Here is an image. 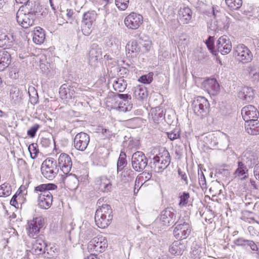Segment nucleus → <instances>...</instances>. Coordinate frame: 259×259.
I'll list each match as a JSON object with an SVG mask.
<instances>
[{"mask_svg": "<svg viewBox=\"0 0 259 259\" xmlns=\"http://www.w3.org/2000/svg\"><path fill=\"white\" fill-rule=\"evenodd\" d=\"M152 152L155 155L149 162L151 170L155 172H161L170 164V158L169 152L163 147H154Z\"/></svg>", "mask_w": 259, "mask_h": 259, "instance_id": "obj_1", "label": "nucleus"}, {"mask_svg": "<svg viewBox=\"0 0 259 259\" xmlns=\"http://www.w3.org/2000/svg\"><path fill=\"white\" fill-rule=\"evenodd\" d=\"M174 226L173 233L176 239L182 240L187 238L190 234L191 226L188 216H185L183 218L180 216Z\"/></svg>", "mask_w": 259, "mask_h": 259, "instance_id": "obj_2", "label": "nucleus"}, {"mask_svg": "<svg viewBox=\"0 0 259 259\" xmlns=\"http://www.w3.org/2000/svg\"><path fill=\"white\" fill-rule=\"evenodd\" d=\"M42 175L49 180H52L59 172L57 163L53 158H49L44 160L41 165Z\"/></svg>", "mask_w": 259, "mask_h": 259, "instance_id": "obj_3", "label": "nucleus"}, {"mask_svg": "<svg viewBox=\"0 0 259 259\" xmlns=\"http://www.w3.org/2000/svg\"><path fill=\"white\" fill-rule=\"evenodd\" d=\"M194 113L200 118L206 116L209 113V103L204 97L198 96L193 101Z\"/></svg>", "mask_w": 259, "mask_h": 259, "instance_id": "obj_4", "label": "nucleus"}, {"mask_svg": "<svg viewBox=\"0 0 259 259\" xmlns=\"http://www.w3.org/2000/svg\"><path fill=\"white\" fill-rule=\"evenodd\" d=\"M234 56L236 60L242 63L250 62L253 55L249 49L243 44H239L234 47Z\"/></svg>", "mask_w": 259, "mask_h": 259, "instance_id": "obj_5", "label": "nucleus"}, {"mask_svg": "<svg viewBox=\"0 0 259 259\" xmlns=\"http://www.w3.org/2000/svg\"><path fill=\"white\" fill-rule=\"evenodd\" d=\"M97 16L95 11H89L83 14L81 30L84 35L88 36L92 33Z\"/></svg>", "mask_w": 259, "mask_h": 259, "instance_id": "obj_6", "label": "nucleus"}, {"mask_svg": "<svg viewBox=\"0 0 259 259\" xmlns=\"http://www.w3.org/2000/svg\"><path fill=\"white\" fill-rule=\"evenodd\" d=\"M32 253L36 255H44V257L51 258L54 257V254L49 251L48 246L44 240L39 238H37L32 243Z\"/></svg>", "mask_w": 259, "mask_h": 259, "instance_id": "obj_7", "label": "nucleus"}, {"mask_svg": "<svg viewBox=\"0 0 259 259\" xmlns=\"http://www.w3.org/2000/svg\"><path fill=\"white\" fill-rule=\"evenodd\" d=\"M107 241L102 236L94 237L88 243V249L91 252H102L107 247Z\"/></svg>", "mask_w": 259, "mask_h": 259, "instance_id": "obj_8", "label": "nucleus"}, {"mask_svg": "<svg viewBox=\"0 0 259 259\" xmlns=\"http://www.w3.org/2000/svg\"><path fill=\"white\" fill-rule=\"evenodd\" d=\"M44 226V220L41 217H36L27 223V230L29 237L36 238L40 229Z\"/></svg>", "mask_w": 259, "mask_h": 259, "instance_id": "obj_9", "label": "nucleus"}, {"mask_svg": "<svg viewBox=\"0 0 259 259\" xmlns=\"http://www.w3.org/2000/svg\"><path fill=\"white\" fill-rule=\"evenodd\" d=\"M147 163L148 159L143 152L137 151L133 154L132 157V164L136 171H142L147 165Z\"/></svg>", "mask_w": 259, "mask_h": 259, "instance_id": "obj_10", "label": "nucleus"}, {"mask_svg": "<svg viewBox=\"0 0 259 259\" xmlns=\"http://www.w3.org/2000/svg\"><path fill=\"white\" fill-rule=\"evenodd\" d=\"M16 20L18 23L24 28H28L34 25L35 18L21 9H19L16 14Z\"/></svg>", "mask_w": 259, "mask_h": 259, "instance_id": "obj_11", "label": "nucleus"}, {"mask_svg": "<svg viewBox=\"0 0 259 259\" xmlns=\"http://www.w3.org/2000/svg\"><path fill=\"white\" fill-rule=\"evenodd\" d=\"M90 140V136L87 133H78L74 138V147L77 150L84 151L87 149Z\"/></svg>", "mask_w": 259, "mask_h": 259, "instance_id": "obj_12", "label": "nucleus"}, {"mask_svg": "<svg viewBox=\"0 0 259 259\" xmlns=\"http://www.w3.org/2000/svg\"><path fill=\"white\" fill-rule=\"evenodd\" d=\"M80 89L74 85L63 84L59 89V94L62 99H71L76 97V94H79Z\"/></svg>", "mask_w": 259, "mask_h": 259, "instance_id": "obj_13", "label": "nucleus"}, {"mask_svg": "<svg viewBox=\"0 0 259 259\" xmlns=\"http://www.w3.org/2000/svg\"><path fill=\"white\" fill-rule=\"evenodd\" d=\"M176 213L171 207H168L161 212L160 221L165 226H169L175 223Z\"/></svg>", "mask_w": 259, "mask_h": 259, "instance_id": "obj_14", "label": "nucleus"}, {"mask_svg": "<svg viewBox=\"0 0 259 259\" xmlns=\"http://www.w3.org/2000/svg\"><path fill=\"white\" fill-rule=\"evenodd\" d=\"M143 23L142 15L136 13H131L124 19V23L127 27L132 29H136Z\"/></svg>", "mask_w": 259, "mask_h": 259, "instance_id": "obj_15", "label": "nucleus"}, {"mask_svg": "<svg viewBox=\"0 0 259 259\" xmlns=\"http://www.w3.org/2000/svg\"><path fill=\"white\" fill-rule=\"evenodd\" d=\"M216 47L219 52L225 55L229 54L232 50V43L227 35L221 36L217 42Z\"/></svg>", "mask_w": 259, "mask_h": 259, "instance_id": "obj_16", "label": "nucleus"}, {"mask_svg": "<svg viewBox=\"0 0 259 259\" xmlns=\"http://www.w3.org/2000/svg\"><path fill=\"white\" fill-rule=\"evenodd\" d=\"M58 165L64 174H68L72 166L71 157L67 154L61 153L58 158Z\"/></svg>", "mask_w": 259, "mask_h": 259, "instance_id": "obj_17", "label": "nucleus"}, {"mask_svg": "<svg viewBox=\"0 0 259 259\" xmlns=\"http://www.w3.org/2000/svg\"><path fill=\"white\" fill-rule=\"evenodd\" d=\"M241 114L245 121L257 119L259 112L254 106L249 105L244 107L241 110Z\"/></svg>", "mask_w": 259, "mask_h": 259, "instance_id": "obj_18", "label": "nucleus"}, {"mask_svg": "<svg viewBox=\"0 0 259 259\" xmlns=\"http://www.w3.org/2000/svg\"><path fill=\"white\" fill-rule=\"evenodd\" d=\"M53 202V195L51 193L46 192L45 193H37V203L38 206L42 209L50 208Z\"/></svg>", "mask_w": 259, "mask_h": 259, "instance_id": "obj_19", "label": "nucleus"}, {"mask_svg": "<svg viewBox=\"0 0 259 259\" xmlns=\"http://www.w3.org/2000/svg\"><path fill=\"white\" fill-rule=\"evenodd\" d=\"M102 58L101 49L97 44L91 45L89 53V63L93 66H96L98 60Z\"/></svg>", "mask_w": 259, "mask_h": 259, "instance_id": "obj_20", "label": "nucleus"}, {"mask_svg": "<svg viewBox=\"0 0 259 259\" xmlns=\"http://www.w3.org/2000/svg\"><path fill=\"white\" fill-rule=\"evenodd\" d=\"M204 90L211 96L217 95L220 91V85L215 79L211 78L205 80L203 82Z\"/></svg>", "mask_w": 259, "mask_h": 259, "instance_id": "obj_21", "label": "nucleus"}, {"mask_svg": "<svg viewBox=\"0 0 259 259\" xmlns=\"http://www.w3.org/2000/svg\"><path fill=\"white\" fill-rule=\"evenodd\" d=\"M19 9L23 10L25 13L33 16V17L36 19V16L40 12L41 6L38 3L35 2L31 3L29 2L24 6L21 7Z\"/></svg>", "mask_w": 259, "mask_h": 259, "instance_id": "obj_22", "label": "nucleus"}, {"mask_svg": "<svg viewBox=\"0 0 259 259\" xmlns=\"http://www.w3.org/2000/svg\"><path fill=\"white\" fill-rule=\"evenodd\" d=\"M240 161L250 168L257 164V157L254 152L246 150L243 153Z\"/></svg>", "mask_w": 259, "mask_h": 259, "instance_id": "obj_23", "label": "nucleus"}, {"mask_svg": "<svg viewBox=\"0 0 259 259\" xmlns=\"http://www.w3.org/2000/svg\"><path fill=\"white\" fill-rule=\"evenodd\" d=\"M248 170L247 166L240 160L237 162V168L233 173L234 178L244 180L248 178Z\"/></svg>", "mask_w": 259, "mask_h": 259, "instance_id": "obj_24", "label": "nucleus"}, {"mask_svg": "<svg viewBox=\"0 0 259 259\" xmlns=\"http://www.w3.org/2000/svg\"><path fill=\"white\" fill-rule=\"evenodd\" d=\"M192 11L188 7H181L178 11L179 20L183 24H188L192 17Z\"/></svg>", "mask_w": 259, "mask_h": 259, "instance_id": "obj_25", "label": "nucleus"}, {"mask_svg": "<svg viewBox=\"0 0 259 259\" xmlns=\"http://www.w3.org/2000/svg\"><path fill=\"white\" fill-rule=\"evenodd\" d=\"M14 42V38L12 34L7 32H0V47L6 49L12 47Z\"/></svg>", "mask_w": 259, "mask_h": 259, "instance_id": "obj_26", "label": "nucleus"}, {"mask_svg": "<svg viewBox=\"0 0 259 259\" xmlns=\"http://www.w3.org/2000/svg\"><path fill=\"white\" fill-rule=\"evenodd\" d=\"M126 55L128 57H136L140 52L141 48L136 40L129 41L125 47Z\"/></svg>", "mask_w": 259, "mask_h": 259, "instance_id": "obj_27", "label": "nucleus"}, {"mask_svg": "<svg viewBox=\"0 0 259 259\" xmlns=\"http://www.w3.org/2000/svg\"><path fill=\"white\" fill-rule=\"evenodd\" d=\"M186 249V244L181 240L174 241L169 247V252L175 255H182Z\"/></svg>", "mask_w": 259, "mask_h": 259, "instance_id": "obj_28", "label": "nucleus"}, {"mask_svg": "<svg viewBox=\"0 0 259 259\" xmlns=\"http://www.w3.org/2000/svg\"><path fill=\"white\" fill-rule=\"evenodd\" d=\"M238 97L242 100L249 102L254 97L253 91L251 88L244 87L240 89L238 93Z\"/></svg>", "mask_w": 259, "mask_h": 259, "instance_id": "obj_29", "label": "nucleus"}, {"mask_svg": "<svg viewBox=\"0 0 259 259\" xmlns=\"http://www.w3.org/2000/svg\"><path fill=\"white\" fill-rule=\"evenodd\" d=\"M246 131L250 135H256L259 134V121L257 119L245 121Z\"/></svg>", "mask_w": 259, "mask_h": 259, "instance_id": "obj_30", "label": "nucleus"}, {"mask_svg": "<svg viewBox=\"0 0 259 259\" xmlns=\"http://www.w3.org/2000/svg\"><path fill=\"white\" fill-rule=\"evenodd\" d=\"M97 185L99 189L103 192H110L111 189V183L110 180L106 177H101L97 180Z\"/></svg>", "mask_w": 259, "mask_h": 259, "instance_id": "obj_31", "label": "nucleus"}, {"mask_svg": "<svg viewBox=\"0 0 259 259\" xmlns=\"http://www.w3.org/2000/svg\"><path fill=\"white\" fill-rule=\"evenodd\" d=\"M11 63L10 53L6 50L0 51V71L4 70Z\"/></svg>", "mask_w": 259, "mask_h": 259, "instance_id": "obj_32", "label": "nucleus"}, {"mask_svg": "<svg viewBox=\"0 0 259 259\" xmlns=\"http://www.w3.org/2000/svg\"><path fill=\"white\" fill-rule=\"evenodd\" d=\"M108 217L105 216V215H102L98 214V212L95 213V221L97 226L101 228H106L110 223L112 219H109Z\"/></svg>", "mask_w": 259, "mask_h": 259, "instance_id": "obj_33", "label": "nucleus"}, {"mask_svg": "<svg viewBox=\"0 0 259 259\" xmlns=\"http://www.w3.org/2000/svg\"><path fill=\"white\" fill-rule=\"evenodd\" d=\"M45 30L40 27L34 28L33 31V41L37 45L42 44L45 39Z\"/></svg>", "mask_w": 259, "mask_h": 259, "instance_id": "obj_34", "label": "nucleus"}, {"mask_svg": "<svg viewBox=\"0 0 259 259\" xmlns=\"http://www.w3.org/2000/svg\"><path fill=\"white\" fill-rule=\"evenodd\" d=\"M134 96L138 100H143L148 97L147 89L143 85H138L134 88Z\"/></svg>", "mask_w": 259, "mask_h": 259, "instance_id": "obj_35", "label": "nucleus"}, {"mask_svg": "<svg viewBox=\"0 0 259 259\" xmlns=\"http://www.w3.org/2000/svg\"><path fill=\"white\" fill-rule=\"evenodd\" d=\"M94 235V229L90 225H82L80 227V235L85 239H89Z\"/></svg>", "mask_w": 259, "mask_h": 259, "instance_id": "obj_36", "label": "nucleus"}, {"mask_svg": "<svg viewBox=\"0 0 259 259\" xmlns=\"http://www.w3.org/2000/svg\"><path fill=\"white\" fill-rule=\"evenodd\" d=\"M57 186L54 184L48 183V184H42L39 185L34 188V192L36 193H45L47 192L51 193L50 190H55L57 189Z\"/></svg>", "mask_w": 259, "mask_h": 259, "instance_id": "obj_37", "label": "nucleus"}, {"mask_svg": "<svg viewBox=\"0 0 259 259\" xmlns=\"http://www.w3.org/2000/svg\"><path fill=\"white\" fill-rule=\"evenodd\" d=\"M10 98L16 103H19L22 99L23 95L19 89L15 86H12L10 89Z\"/></svg>", "mask_w": 259, "mask_h": 259, "instance_id": "obj_38", "label": "nucleus"}, {"mask_svg": "<svg viewBox=\"0 0 259 259\" xmlns=\"http://www.w3.org/2000/svg\"><path fill=\"white\" fill-rule=\"evenodd\" d=\"M98 212V214L102 215H105V216L108 217L109 219H112V210L111 206L107 204H103L101 207L98 208L96 211Z\"/></svg>", "mask_w": 259, "mask_h": 259, "instance_id": "obj_39", "label": "nucleus"}, {"mask_svg": "<svg viewBox=\"0 0 259 259\" xmlns=\"http://www.w3.org/2000/svg\"><path fill=\"white\" fill-rule=\"evenodd\" d=\"M249 76L254 81H259V67L255 65H250L247 68Z\"/></svg>", "mask_w": 259, "mask_h": 259, "instance_id": "obj_40", "label": "nucleus"}, {"mask_svg": "<svg viewBox=\"0 0 259 259\" xmlns=\"http://www.w3.org/2000/svg\"><path fill=\"white\" fill-rule=\"evenodd\" d=\"M164 115L163 109L161 107H156L152 109L151 116L154 122H158Z\"/></svg>", "mask_w": 259, "mask_h": 259, "instance_id": "obj_41", "label": "nucleus"}, {"mask_svg": "<svg viewBox=\"0 0 259 259\" xmlns=\"http://www.w3.org/2000/svg\"><path fill=\"white\" fill-rule=\"evenodd\" d=\"M127 86L126 81L122 78H118L117 80L114 81L113 87L114 89L118 92H123Z\"/></svg>", "mask_w": 259, "mask_h": 259, "instance_id": "obj_42", "label": "nucleus"}, {"mask_svg": "<svg viewBox=\"0 0 259 259\" xmlns=\"http://www.w3.org/2000/svg\"><path fill=\"white\" fill-rule=\"evenodd\" d=\"M40 69L45 74L50 76L54 75L56 73L55 69H54L51 65L47 62V63H40Z\"/></svg>", "mask_w": 259, "mask_h": 259, "instance_id": "obj_43", "label": "nucleus"}, {"mask_svg": "<svg viewBox=\"0 0 259 259\" xmlns=\"http://www.w3.org/2000/svg\"><path fill=\"white\" fill-rule=\"evenodd\" d=\"M126 164V154L124 152H121L117 162V172L122 170Z\"/></svg>", "mask_w": 259, "mask_h": 259, "instance_id": "obj_44", "label": "nucleus"}, {"mask_svg": "<svg viewBox=\"0 0 259 259\" xmlns=\"http://www.w3.org/2000/svg\"><path fill=\"white\" fill-rule=\"evenodd\" d=\"M134 172L131 169L125 168L123 169V171L121 174V180L126 183L132 181L134 178Z\"/></svg>", "mask_w": 259, "mask_h": 259, "instance_id": "obj_45", "label": "nucleus"}, {"mask_svg": "<svg viewBox=\"0 0 259 259\" xmlns=\"http://www.w3.org/2000/svg\"><path fill=\"white\" fill-rule=\"evenodd\" d=\"M11 192V187L9 184L4 183L0 186V197H7Z\"/></svg>", "mask_w": 259, "mask_h": 259, "instance_id": "obj_46", "label": "nucleus"}, {"mask_svg": "<svg viewBox=\"0 0 259 259\" xmlns=\"http://www.w3.org/2000/svg\"><path fill=\"white\" fill-rule=\"evenodd\" d=\"M225 2L232 10H238L242 5V0H225Z\"/></svg>", "mask_w": 259, "mask_h": 259, "instance_id": "obj_47", "label": "nucleus"}, {"mask_svg": "<svg viewBox=\"0 0 259 259\" xmlns=\"http://www.w3.org/2000/svg\"><path fill=\"white\" fill-rule=\"evenodd\" d=\"M179 198H180V201L179 205L181 207L185 206H186L189 201L190 194L188 192H183L182 194L180 193Z\"/></svg>", "mask_w": 259, "mask_h": 259, "instance_id": "obj_48", "label": "nucleus"}, {"mask_svg": "<svg viewBox=\"0 0 259 259\" xmlns=\"http://www.w3.org/2000/svg\"><path fill=\"white\" fill-rule=\"evenodd\" d=\"M153 73L150 72L147 74L143 75L141 76L138 79V80L145 84H149L153 80Z\"/></svg>", "mask_w": 259, "mask_h": 259, "instance_id": "obj_49", "label": "nucleus"}, {"mask_svg": "<svg viewBox=\"0 0 259 259\" xmlns=\"http://www.w3.org/2000/svg\"><path fill=\"white\" fill-rule=\"evenodd\" d=\"M201 248L194 247L192 248L191 252V257L192 259H200L201 256Z\"/></svg>", "mask_w": 259, "mask_h": 259, "instance_id": "obj_50", "label": "nucleus"}, {"mask_svg": "<svg viewBox=\"0 0 259 259\" xmlns=\"http://www.w3.org/2000/svg\"><path fill=\"white\" fill-rule=\"evenodd\" d=\"M116 7L120 10H125L128 7L129 0H115Z\"/></svg>", "mask_w": 259, "mask_h": 259, "instance_id": "obj_51", "label": "nucleus"}, {"mask_svg": "<svg viewBox=\"0 0 259 259\" xmlns=\"http://www.w3.org/2000/svg\"><path fill=\"white\" fill-rule=\"evenodd\" d=\"M37 145L36 143H32L28 147V150L30 152L31 158L34 159L37 157L38 150L37 148Z\"/></svg>", "mask_w": 259, "mask_h": 259, "instance_id": "obj_52", "label": "nucleus"}, {"mask_svg": "<svg viewBox=\"0 0 259 259\" xmlns=\"http://www.w3.org/2000/svg\"><path fill=\"white\" fill-rule=\"evenodd\" d=\"M198 182L200 186L202 189L206 188V183L205 176L202 171V170H198Z\"/></svg>", "mask_w": 259, "mask_h": 259, "instance_id": "obj_53", "label": "nucleus"}, {"mask_svg": "<svg viewBox=\"0 0 259 259\" xmlns=\"http://www.w3.org/2000/svg\"><path fill=\"white\" fill-rule=\"evenodd\" d=\"M39 127L40 125L39 124H34L27 131V135L30 138H34Z\"/></svg>", "mask_w": 259, "mask_h": 259, "instance_id": "obj_54", "label": "nucleus"}, {"mask_svg": "<svg viewBox=\"0 0 259 259\" xmlns=\"http://www.w3.org/2000/svg\"><path fill=\"white\" fill-rule=\"evenodd\" d=\"M126 103H120L119 105V108L121 111L122 112H127L130 111L132 110L133 108V104H128L127 101Z\"/></svg>", "mask_w": 259, "mask_h": 259, "instance_id": "obj_55", "label": "nucleus"}, {"mask_svg": "<svg viewBox=\"0 0 259 259\" xmlns=\"http://www.w3.org/2000/svg\"><path fill=\"white\" fill-rule=\"evenodd\" d=\"M221 187V184L217 183L215 184L213 187H211L209 189V191L211 193H212V195L216 196L221 194L222 191V190L220 189Z\"/></svg>", "mask_w": 259, "mask_h": 259, "instance_id": "obj_56", "label": "nucleus"}, {"mask_svg": "<svg viewBox=\"0 0 259 259\" xmlns=\"http://www.w3.org/2000/svg\"><path fill=\"white\" fill-rule=\"evenodd\" d=\"M167 137L171 140L174 141L179 138V131L178 129H175L171 132L167 133Z\"/></svg>", "mask_w": 259, "mask_h": 259, "instance_id": "obj_57", "label": "nucleus"}, {"mask_svg": "<svg viewBox=\"0 0 259 259\" xmlns=\"http://www.w3.org/2000/svg\"><path fill=\"white\" fill-rule=\"evenodd\" d=\"M206 45L207 46V47L208 48V50L210 51V52L214 55H216L217 53L216 51L214 50V47L213 45V42L211 39V37L209 36L207 40L206 41Z\"/></svg>", "mask_w": 259, "mask_h": 259, "instance_id": "obj_58", "label": "nucleus"}, {"mask_svg": "<svg viewBox=\"0 0 259 259\" xmlns=\"http://www.w3.org/2000/svg\"><path fill=\"white\" fill-rule=\"evenodd\" d=\"M249 240H246L243 238H239L234 241V243L237 246H244L247 245Z\"/></svg>", "mask_w": 259, "mask_h": 259, "instance_id": "obj_59", "label": "nucleus"}, {"mask_svg": "<svg viewBox=\"0 0 259 259\" xmlns=\"http://www.w3.org/2000/svg\"><path fill=\"white\" fill-rule=\"evenodd\" d=\"M98 130V132L103 134L106 138H110L112 135V132L109 129L103 127H99Z\"/></svg>", "mask_w": 259, "mask_h": 259, "instance_id": "obj_60", "label": "nucleus"}, {"mask_svg": "<svg viewBox=\"0 0 259 259\" xmlns=\"http://www.w3.org/2000/svg\"><path fill=\"white\" fill-rule=\"evenodd\" d=\"M247 245L249 246L252 250L257 251L256 254L257 255V257H259V251H258L257 246L253 241L249 240Z\"/></svg>", "mask_w": 259, "mask_h": 259, "instance_id": "obj_61", "label": "nucleus"}, {"mask_svg": "<svg viewBox=\"0 0 259 259\" xmlns=\"http://www.w3.org/2000/svg\"><path fill=\"white\" fill-rule=\"evenodd\" d=\"M51 140L47 138H41L40 141V145L44 147H48L51 144Z\"/></svg>", "mask_w": 259, "mask_h": 259, "instance_id": "obj_62", "label": "nucleus"}, {"mask_svg": "<svg viewBox=\"0 0 259 259\" xmlns=\"http://www.w3.org/2000/svg\"><path fill=\"white\" fill-rule=\"evenodd\" d=\"M248 231L251 236H257L259 234V231L253 226H249L248 227Z\"/></svg>", "mask_w": 259, "mask_h": 259, "instance_id": "obj_63", "label": "nucleus"}, {"mask_svg": "<svg viewBox=\"0 0 259 259\" xmlns=\"http://www.w3.org/2000/svg\"><path fill=\"white\" fill-rule=\"evenodd\" d=\"M178 174L179 176L181 177V180H183L185 182V184H188V179L187 176L185 172L182 171L181 169H178Z\"/></svg>", "mask_w": 259, "mask_h": 259, "instance_id": "obj_64", "label": "nucleus"}]
</instances>
